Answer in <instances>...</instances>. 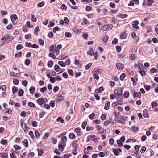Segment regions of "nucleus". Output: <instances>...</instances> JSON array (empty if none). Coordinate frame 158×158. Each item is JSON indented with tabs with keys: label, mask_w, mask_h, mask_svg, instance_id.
I'll list each match as a JSON object with an SVG mask.
<instances>
[{
	"label": "nucleus",
	"mask_w": 158,
	"mask_h": 158,
	"mask_svg": "<svg viewBox=\"0 0 158 158\" xmlns=\"http://www.w3.org/2000/svg\"><path fill=\"white\" fill-rule=\"evenodd\" d=\"M72 145L73 146L76 147L78 145V142L76 140H74L73 142L72 143Z\"/></svg>",
	"instance_id": "cd10ccee"
},
{
	"label": "nucleus",
	"mask_w": 158,
	"mask_h": 158,
	"mask_svg": "<svg viewBox=\"0 0 158 158\" xmlns=\"http://www.w3.org/2000/svg\"><path fill=\"white\" fill-rule=\"evenodd\" d=\"M23 93L24 91L22 89H20L18 92V96H23Z\"/></svg>",
	"instance_id": "72a5a7b5"
},
{
	"label": "nucleus",
	"mask_w": 158,
	"mask_h": 158,
	"mask_svg": "<svg viewBox=\"0 0 158 158\" xmlns=\"http://www.w3.org/2000/svg\"><path fill=\"white\" fill-rule=\"evenodd\" d=\"M64 97L62 96L61 94H59L56 96L55 100L56 102H58L64 100Z\"/></svg>",
	"instance_id": "20e7f679"
},
{
	"label": "nucleus",
	"mask_w": 158,
	"mask_h": 158,
	"mask_svg": "<svg viewBox=\"0 0 158 158\" xmlns=\"http://www.w3.org/2000/svg\"><path fill=\"white\" fill-rule=\"evenodd\" d=\"M0 157L2 158H8V154L6 153H0Z\"/></svg>",
	"instance_id": "a211bd4d"
},
{
	"label": "nucleus",
	"mask_w": 158,
	"mask_h": 158,
	"mask_svg": "<svg viewBox=\"0 0 158 158\" xmlns=\"http://www.w3.org/2000/svg\"><path fill=\"white\" fill-rule=\"evenodd\" d=\"M44 3L45 2L44 1H42L41 2L38 3L37 5V6L40 7H42L44 6Z\"/></svg>",
	"instance_id": "f704fd0d"
},
{
	"label": "nucleus",
	"mask_w": 158,
	"mask_h": 158,
	"mask_svg": "<svg viewBox=\"0 0 158 158\" xmlns=\"http://www.w3.org/2000/svg\"><path fill=\"white\" fill-rule=\"evenodd\" d=\"M96 127L98 130V132L99 134H101L104 133V132H106V131L105 129L101 127L99 125H97Z\"/></svg>",
	"instance_id": "39448f33"
},
{
	"label": "nucleus",
	"mask_w": 158,
	"mask_h": 158,
	"mask_svg": "<svg viewBox=\"0 0 158 158\" xmlns=\"http://www.w3.org/2000/svg\"><path fill=\"white\" fill-rule=\"evenodd\" d=\"M118 42V39L116 38H114L112 41V44H116Z\"/></svg>",
	"instance_id": "e2e57ef3"
},
{
	"label": "nucleus",
	"mask_w": 158,
	"mask_h": 158,
	"mask_svg": "<svg viewBox=\"0 0 158 158\" xmlns=\"http://www.w3.org/2000/svg\"><path fill=\"white\" fill-rule=\"evenodd\" d=\"M23 144L24 146L26 147H27L28 146V141L26 139H24L23 141Z\"/></svg>",
	"instance_id": "5fc2aeb1"
},
{
	"label": "nucleus",
	"mask_w": 158,
	"mask_h": 158,
	"mask_svg": "<svg viewBox=\"0 0 158 158\" xmlns=\"http://www.w3.org/2000/svg\"><path fill=\"white\" fill-rule=\"evenodd\" d=\"M144 87L145 89L147 91H149L150 89V86L149 85H144Z\"/></svg>",
	"instance_id": "774afa93"
},
{
	"label": "nucleus",
	"mask_w": 158,
	"mask_h": 158,
	"mask_svg": "<svg viewBox=\"0 0 158 158\" xmlns=\"http://www.w3.org/2000/svg\"><path fill=\"white\" fill-rule=\"evenodd\" d=\"M75 132L77 133V135L78 137L81 136L82 134V132L81 131V129L79 128H76L74 130Z\"/></svg>",
	"instance_id": "0eeeda50"
},
{
	"label": "nucleus",
	"mask_w": 158,
	"mask_h": 158,
	"mask_svg": "<svg viewBox=\"0 0 158 158\" xmlns=\"http://www.w3.org/2000/svg\"><path fill=\"white\" fill-rule=\"evenodd\" d=\"M29 135L31 137V138L32 139H34V135L32 131H30L29 132Z\"/></svg>",
	"instance_id": "79ce46f5"
},
{
	"label": "nucleus",
	"mask_w": 158,
	"mask_h": 158,
	"mask_svg": "<svg viewBox=\"0 0 158 158\" xmlns=\"http://www.w3.org/2000/svg\"><path fill=\"white\" fill-rule=\"evenodd\" d=\"M110 102L109 101H107L106 102L104 109L106 110H108L110 107Z\"/></svg>",
	"instance_id": "dca6fc26"
},
{
	"label": "nucleus",
	"mask_w": 158,
	"mask_h": 158,
	"mask_svg": "<svg viewBox=\"0 0 158 158\" xmlns=\"http://www.w3.org/2000/svg\"><path fill=\"white\" fill-rule=\"evenodd\" d=\"M129 94L128 91H126L124 92L123 96L125 98H127L129 96Z\"/></svg>",
	"instance_id": "ea45409f"
},
{
	"label": "nucleus",
	"mask_w": 158,
	"mask_h": 158,
	"mask_svg": "<svg viewBox=\"0 0 158 158\" xmlns=\"http://www.w3.org/2000/svg\"><path fill=\"white\" fill-rule=\"evenodd\" d=\"M36 101L39 105L42 106L43 104H45L47 102V100L46 98H38Z\"/></svg>",
	"instance_id": "7ed1b4c3"
},
{
	"label": "nucleus",
	"mask_w": 158,
	"mask_h": 158,
	"mask_svg": "<svg viewBox=\"0 0 158 158\" xmlns=\"http://www.w3.org/2000/svg\"><path fill=\"white\" fill-rule=\"evenodd\" d=\"M92 10V7L89 6H87L86 7V10L87 11H90Z\"/></svg>",
	"instance_id": "0e129e2a"
},
{
	"label": "nucleus",
	"mask_w": 158,
	"mask_h": 158,
	"mask_svg": "<svg viewBox=\"0 0 158 158\" xmlns=\"http://www.w3.org/2000/svg\"><path fill=\"white\" fill-rule=\"evenodd\" d=\"M148 2L147 4L148 6H151L153 3V0H146Z\"/></svg>",
	"instance_id": "c9c22d12"
},
{
	"label": "nucleus",
	"mask_w": 158,
	"mask_h": 158,
	"mask_svg": "<svg viewBox=\"0 0 158 158\" xmlns=\"http://www.w3.org/2000/svg\"><path fill=\"white\" fill-rule=\"evenodd\" d=\"M61 141L59 143L58 148L60 151L62 152L63 151L64 148L66 146V142H67V138L66 136H64L61 139Z\"/></svg>",
	"instance_id": "f257e3e1"
},
{
	"label": "nucleus",
	"mask_w": 158,
	"mask_h": 158,
	"mask_svg": "<svg viewBox=\"0 0 158 158\" xmlns=\"http://www.w3.org/2000/svg\"><path fill=\"white\" fill-rule=\"evenodd\" d=\"M30 63V60L28 59H27L25 62V64L26 65H28Z\"/></svg>",
	"instance_id": "338daca9"
},
{
	"label": "nucleus",
	"mask_w": 158,
	"mask_h": 158,
	"mask_svg": "<svg viewBox=\"0 0 158 158\" xmlns=\"http://www.w3.org/2000/svg\"><path fill=\"white\" fill-rule=\"evenodd\" d=\"M158 105V103L155 102H152L151 104V106L152 107V108H154L155 106H157Z\"/></svg>",
	"instance_id": "49530a36"
},
{
	"label": "nucleus",
	"mask_w": 158,
	"mask_h": 158,
	"mask_svg": "<svg viewBox=\"0 0 158 158\" xmlns=\"http://www.w3.org/2000/svg\"><path fill=\"white\" fill-rule=\"evenodd\" d=\"M131 81H132V82H133V85H136V82L135 81H136L137 80V78H136V77H131Z\"/></svg>",
	"instance_id": "5701e85b"
},
{
	"label": "nucleus",
	"mask_w": 158,
	"mask_h": 158,
	"mask_svg": "<svg viewBox=\"0 0 158 158\" xmlns=\"http://www.w3.org/2000/svg\"><path fill=\"white\" fill-rule=\"evenodd\" d=\"M94 72L93 73V75L94 77L98 80L99 78V75H100L101 73V70L100 69H94L93 70Z\"/></svg>",
	"instance_id": "f03ea898"
},
{
	"label": "nucleus",
	"mask_w": 158,
	"mask_h": 158,
	"mask_svg": "<svg viewBox=\"0 0 158 158\" xmlns=\"http://www.w3.org/2000/svg\"><path fill=\"white\" fill-rule=\"evenodd\" d=\"M127 119V116H123L121 117L119 120V122L120 123H125V120Z\"/></svg>",
	"instance_id": "f8f14e48"
},
{
	"label": "nucleus",
	"mask_w": 158,
	"mask_h": 158,
	"mask_svg": "<svg viewBox=\"0 0 158 158\" xmlns=\"http://www.w3.org/2000/svg\"><path fill=\"white\" fill-rule=\"evenodd\" d=\"M21 127L25 132H26L28 130V127L25 123L23 124V123L21 124Z\"/></svg>",
	"instance_id": "4468645a"
},
{
	"label": "nucleus",
	"mask_w": 158,
	"mask_h": 158,
	"mask_svg": "<svg viewBox=\"0 0 158 158\" xmlns=\"http://www.w3.org/2000/svg\"><path fill=\"white\" fill-rule=\"evenodd\" d=\"M38 42L39 44L41 45H43L44 44V41L41 39H39L38 40Z\"/></svg>",
	"instance_id": "864d4df0"
},
{
	"label": "nucleus",
	"mask_w": 158,
	"mask_h": 158,
	"mask_svg": "<svg viewBox=\"0 0 158 158\" xmlns=\"http://www.w3.org/2000/svg\"><path fill=\"white\" fill-rule=\"evenodd\" d=\"M38 155L40 156H42L43 153V150L42 149H38Z\"/></svg>",
	"instance_id": "58836bf2"
},
{
	"label": "nucleus",
	"mask_w": 158,
	"mask_h": 158,
	"mask_svg": "<svg viewBox=\"0 0 158 158\" xmlns=\"http://www.w3.org/2000/svg\"><path fill=\"white\" fill-rule=\"evenodd\" d=\"M139 23L138 21L136 20L134 21L132 23V26L133 28L136 29H138L139 28V26L137 25L139 24Z\"/></svg>",
	"instance_id": "9d476101"
},
{
	"label": "nucleus",
	"mask_w": 158,
	"mask_h": 158,
	"mask_svg": "<svg viewBox=\"0 0 158 158\" xmlns=\"http://www.w3.org/2000/svg\"><path fill=\"white\" fill-rule=\"evenodd\" d=\"M114 141L113 139L110 138L109 140V142L110 144L111 145H113L114 143Z\"/></svg>",
	"instance_id": "09e8293b"
},
{
	"label": "nucleus",
	"mask_w": 158,
	"mask_h": 158,
	"mask_svg": "<svg viewBox=\"0 0 158 158\" xmlns=\"http://www.w3.org/2000/svg\"><path fill=\"white\" fill-rule=\"evenodd\" d=\"M47 90V87L45 86L44 87L40 89V91L42 93H43L44 92Z\"/></svg>",
	"instance_id": "6e6d98bb"
},
{
	"label": "nucleus",
	"mask_w": 158,
	"mask_h": 158,
	"mask_svg": "<svg viewBox=\"0 0 158 158\" xmlns=\"http://www.w3.org/2000/svg\"><path fill=\"white\" fill-rule=\"evenodd\" d=\"M133 97L134 98H140L141 96V94L140 92H135L134 90H132Z\"/></svg>",
	"instance_id": "1a4fd4ad"
},
{
	"label": "nucleus",
	"mask_w": 158,
	"mask_h": 158,
	"mask_svg": "<svg viewBox=\"0 0 158 158\" xmlns=\"http://www.w3.org/2000/svg\"><path fill=\"white\" fill-rule=\"evenodd\" d=\"M56 47V45H51L50 46V48H49L50 52H55V48Z\"/></svg>",
	"instance_id": "f3484780"
},
{
	"label": "nucleus",
	"mask_w": 158,
	"mask_h": 158,
	"mask_svg": "<svg viewBox=\"0 0 158 158\" xmlns=\"http://www.w3.org/2000/svg\"><path fill=\"white\" fill-rule=\"evenodd\" d=\"M57 121L58 122L60 121V123H64V120L63 119H62L61 117H59L57 118Z\"/></svg>",
	"instance_id": "4d7b16f0"
},
{
	"label": "nucleus",
	"mask_w": 158,
	"mask_h": 158,
	"mask_svg": "<svg viewBox=\"0 0 158 158\" xmlns=\"http://www.w3.org/2000/svg\"><path fill=\"white\" fill-rule=\"evenodd\" d=\"M65 37L70 38L72 36V34L71 33L66 32L65 34Z\"/></svg>",
	"instance_id": "37998d69"
},
{
	"label": "nucleus",
	"mask_w": 158,
	"mask_h": 158,
	"mask_svg": "<svg viewBox=\"0 0 158 158\" xmlns=\"http://www.w3.org/2000/svg\"><path fill=\"white\" fill-rule=\"evenodd\" d=\"M127 16V15L126 14H120L118 15V17L123 19L126 18Z\"/></svg>",
	"instance_id": "7c9ffc66"
},
{
	"label": "nucleus",
	"mask_w": 158,
	"mask_h": 158,
	"mask_svg": "<svg viewBox=\"0 0 158 158\" xmlns=\"http://www.w3.org/2000/svg\"><path fill=\"white\" fill-rule=\"evenodd\" d=\"M87 123L86 121H84L83 122L82 124V127L83 129H84L85 128V126L86 125Z\"/></svg>",
	"instance_id": "bf43d9fd"
},
{
	"label": "nucleus",
	"mask_w": 158,
	"mask_h": 158,
	"mask_svg": "<svg viewBox=\"0 0 158 158\" xmlns=\"http://www.w3.org/2000/svg\"><path fill=\"white\" fill-rule=\"evenodd\" d=\"M127 37V35L125 33H122L120 36V37L122 39H125Z\"/></svg>",
	"instance_id": "052dcab7"
},
{
	"label": "nucleus",
	"mask_w": 158,
	"mask_h": 158,
	"mask_svg": "<svg viewBox=\"0 0 158 158\" xmlns=\"http://www.w3.org/2000/svg\"><path fill=\"white\" fill-rule=\"evenodd\" d=\"M116 98L117 100H122L123 99L122 95L116 96Z\"/></svg>",
	"instance_id": "473e14b6"
},
{
	"label": "nucleus",
	"mask_w": 158,
	"mask_h": 158,
	"mask_svg": "<svg viewBox=\"0 0 158 158\" xmlns=\"http://www.w3.org/2000/svg\"><path fill=\"white\" fill-rule=\"evenodd\" d=\"M121 152V150L120 148H118L116 149H113V152L115 155L118 156L119 155V153Z\"/></svg>",
	"instance_id": "9b49d317"
},
{
	"label": "nucleus",
	"mask_w": 158,
	"mask_h": 158,
	"mask_svg": "<svg viewBox=\"0 0 158 158\" xmlns=\"http://www.w3.org/2000/svg\"><path fill=\"white\" fill-rule=\"evenodd\" d=\"M108 37L107 35L104 36L102 38V40L105 43H106L108 40Z\"/></svg>",
	"instance_id": "a878e982"
},
{
	"label": "nucleus",
	"mask_w": 158,
	"mask_h": 158,
	"mask_svg": "<svg viewBox=\"0 0 158 158\" xmlns=\"http://www.w3.org/2000/svg\"><path fill=\"white\" fill-rule=\"evenodd\" d=\"M117 68L119 70H122L123 68V65L120 63H117L116 64Z\"/></svg>",
	"instance_id": "2eb2a0df"
},
{
	"label": "nucleus",
	"mask_w": 158,
	"mask_h": 158,
	"mask_svg": "<svg viewBox=\"0 0 158 158\" xmlns=\"http://www.w3.org/2000/svg\"><path fill=\"white\" fill-rule=\"evenodd\" d=\"M10 17L12 21L13 20H15L17 19V17L15 14L12 15Z\"/></svg>",
	"instance_id": "c85d7f7f"
},
{
	"label": "nucleus",
	"mask_w": 158,
	"mask_h": 158,
	"mask_svg": "<svg viewBox=\"0 0 158 158\" xmlns=\"http://www.w3.org/2000/svg\"><path fill=\"white\" fill-rule=\"evenodd\" d=\"M35 90V88L34 87H33L32 86H31L30 87L29 89V91L30 92V94H33L34 91Z\"/></svg>",
	"instance_id": "4c0bfd02"
},
{
	"label": "nucleus",
	"mask_w": 158,
	"mask_h": 158,
	"mask_svg": "<svg viewBox=\"0 0 158 158\" xmlns=\"http://www.w3.org/2000/svg\"><path fill=\"white\" fill-rule=\"evenodd\" d=\"M54 70L56 72L60 71V72L57 73L59 74L60 73H61L63 72L62 69L60 68L57 65H56L54 67Z\"/></svg>",
	"instance_id": "ddd939ff"
},
{
	"label": "nucleus",
	"mask_w": 158,
	"mask_h": 158,
	"mask_svg": "<svg viewBox=\"0 0 158 158\" xmlns=\"http://www.w3.org/2000/svg\"><path fill=\"white\" fill-rule=\"evenodd\" d=\"M148 110L145 109L143 111V116L144 117L147 118L149 117V115L147 114Z\"/></svg>",
	"instance_id": "412c9836"
},
{
	"label": "nucleus",
	"mask_w": 158,
	"mask_h": 158,
	"mask_svg": "<svg viewBox=\"0 0 158 158\" xmlns=\"http://www.w3.org/2000/svg\"><path fill=\"white\" fill-rule=\"evenodd\" d=\"M48 56L49 57H51V58L53 59H55L56 58V57L55 55L52 53H50L48 55Z\"/></svg>",
	"instance_id": "13d9d810"
},
{
	"label": "nucleus",
	"mask_w": 158,
	"mask_h": 158,
	"mask_svg": "<svg viewBox=\"0 0 158 158\" xmlns=\"http://www.w3.org/2000/svg\"><path fill=\"white\" fill-rule=\"evenodd\" d=\"M0 143L4 145H6L7 143L6 140L4 139H2Z\"/></svg>",
	"instance_id": "603ef678"
},
{
	"label": "nucleus",
	"mask_w": 158,
	"mask_h": 158,
	"mask_svg": "<svg viewBox=\"0 0 158 158\" xmlns=\"http://www.w3.org/2000/svg\"><path fill=\"white\" fill-rule=\"evenodd\" d=\"M69 136V138L72 139H74L76 137L75 135L73 133H70Z\"/></svg>",
	"instance_id": "4be33fe9"
},
{
	"label": "nucleus",
	"mask_w": 158,
	"mask_h": 158,
	"mask_svg": "<svg viewBox=\"0 0 158 158\" xmlns=\"http://www.w3.org/2000/svg\"><path fill=\"white\" fill-rule=\"evenodd\" d=\"M28 106L30 107L35 108V105L31 102H29L28 103Z\"/></svg>",
	"instance_id": "393cba45"
},
{
	"label": "nucleus",
	"mask_w": 158,
	"mask_h": 158,
	"mask_svg": "<svg viewBox=\"0 0 158 158\" xmlns=\"http://www.w3.org/2000/svg\"><path fill=\"white\" fill-rule=\"evenodd\" d=\"M60 30V29L58 27L56 26L53 29V31L54 33H55L56 31H59Z\"/></svg>",
	"instance_id": "8fccbe9b"
},
{
	"label": "nucleus",
	"mask_w": 158,
	"mask_h": 158,
	"mask_svg": "<svg viewBox=\"0 0 158 158\" xmlns=\"http://www.w3.org/2000/svg\"><path fill=\"white\" fill-rule=\"evenodd\" d=\"M61 8L64 11H65L67 9V7L64 4L62 5Z\"/></svg>",
	"instance_id": "680f3d73"
},
{
	"label": "nucleus",
	"mask_w": 158,
	"mask_h": 158,
	"mask_svg": "<svg viewBox=\"0 0 158 158\" xmlns=\"http://www.w3.org/2000/svg\"><path fill=\"white\" fill-rule=\"evenodd\" d=\"M50 105L51 107H54L55 104V102L54 101H51L50 103Z\"/></svg>",
	"instance_id": "69168bd1"
},
{
	"label": "nucleus",
	"mask_w": 158,
	"mask_h": 158,
	"mask_svg": "<svg viewBox=\"0 0 158 158\" xmlns=\"http://www.w3.org/2000/svg\"><path fill=\"white\" fill-rule=\"evenodd\" d=\"M136 57L135 55L133 54H131L130 56L131 59L132 60H134Z\"/></svg>",
	"instance_id": "a18cd8bd"
},
{
	"label": "nucleus",
	"mask_w": 158,
	"mask_h": 158,
	"mask_svg": "<svg viewBox=\"0 0 158 158\" xmlns=\"http://www.w3.org/2000/svg\"><path fill=\"white\" fill-rule=\"evenodd\" d=\"M18 90V89L15 86H14L12 88V91L13 93L16 92Z\"/></svg>",
	"instance_id": "e433bc0d"
},
{
	"label": "nucleus",
	"mask_w": 158,
	"mask_h": 158,
	"mask_svg": "<svg viewBox=\"0 0 158 158\" xmlns=\"http://www.w3.org/2000/svg\"><path fill=\"white\" fill-rule=\"evenodd\" d=\"M114 93L117 96L122 95L123 93V89H116L114 91Z\"/></svg>",
	"instance_id": "6e6552de"
},
{
	"label": "nucleus",
	"mask_w": 158,
	"mask_h": 158,
	"mask_svg": "<svg viewBox=\"0 0 158 158\" xmlns=\"http://www.w3.org/2000/svg\"><path fill=\"white\" fill-rule=\"evenodd\" d=\"M101 27L102 29L104 31L110 29V27L108 25H105Z\"/></svg>",
	"instance_id": "6ab92c4d"
},
{
	"label": "nucleus",
	"mask_w": 158,
	"mask_h": 158,
	"mask_svg": "<svg viewBox=\"0 0 158 158\" xmlns=\"http://www.w3.org/2000/svg\"><path fill=\"white\" fill-rule=\"evenodd\" d=\"M146 148L145 146H143L142 147V148H141V150H140L141 153H144V152H145V151H146Z\"/></svg>",
	"instance_id": "a19ab883"
},
{
	"label": "nucleus",
	"mask_w": 158,
	"mask_h": 158,
	"mask_svg": "<svg viewBox=\"0 0 158 158\" xmlns=\"http://www.w3.org/2000/svg\"><path fill=\"white\" fill-rule=\"evenodd\" d=\"M125 76V73H122L120 76V79L121 80L123 81L124 78Z\"/></svg>",
	"instance_id": "de8ad7c7"
},
{
	"label": "nucleus",
	"mask_w": 158,
	"mask_h": 158,
	"mask_svg": "<svg viewBox=\"0 0 158 158\" xmlns=\"http://www.w3.org/2000/svg\"><path fill=\"white\" fill-rule=\"evenodd\" d=\"M35 136L37 139H38L40 137V134L39 132L37 131H36L35 132Z\"/></svg>",
	"instance_id": "c03bdc74"
},
{
	"label": "nucleus",
	"mask_w": 158,
	"mask_h": 158,
	"mask_svg": "<svg viewBox=\"0 0 158 158\" xmlns=\"http://www.w3.org/2000/svg\"><path fill=\"white\" fill-rule=\"evenodd\" d=\"M39 31V28L37 26L34 29V33L36 35H38L37 32Z\"/></svg>",
	"instance_id": "bb28decb"
},
{
	"label": "nucleus",
	"mask_w": 158,
	"mask_h": 158,
	"mask_svg": "<svg viewBox=\"0 0 158 158\" xmlns=\"http://www.w3.org/2000/svg\"><path fill=\"white\" fill-rule=\"evenodd\" d=\"M91 139L94 142H96L97 141V138L96 136L94 135H93L90 136Z\"/></svg>",
	"instance_id": "2f4dec72"
},
{
	"label": "nucleus",
	"mask_w": 158,
	"mask_h": 158,
	"mask_svg": "<svg viewBox=\"0 0 158 158\" xmlns=\"http://www.w3.org/2000/svg\"><path fill=\"white\" fill-rule=\"evenodd\" d=\"M103 90L104 88L102 87H101L98 89H96L95 90V92L97 93H101Z\"/></svg>",
	"instance_id": "aec40b11"
},
{
	"label": "nucleus",
	"mask_w": 158,
	"mask_h": 158,
	"mask_svg": "<svg viewBox=\"0 0 158 158\" xmlns=\"http://www.w3.org/2000/svg\"><path fill=\"white\" fill-rule=\"evenodd\" d=\"M12 40V37L9 35H6L1 38L2 40H4L5 41H10Z\"/></svg>",
	"instance_id": "423d86ee"
},
{
	"label": "nucleus",
	"mask_w": 158,
	"mask_h": 158,
	"mask_svg": "<svg viewBox=\"0 0 158 158\" xmlns=\"http://www.w3.org/2000/svg\"><path fill=\"white\" fill-rule=\"evenodd\" d=\"M58 64L62 67H64L66 66V64L62 61H59L58 62Z\"/></svg>",
	"instance_id": "c756f323"
},
{
	"label": "nucleus",
	"mask_w": 158,
	"mask_h": 158,
	"mask_svg": "<svg viewBox=\"0 0 158 158\" xmlns=\"http://www.w3.org/2000/svg\"><path fill=\"white\" fill-rule=\"evenodd\" d=\"M53 64V63L52 61H48V67H51Z\"/></svg>",
	"instance_id": "3c124183"
},
{
	"label": "nucleus",
	"mask_w": 158,
	"mask_h": 158,
	"mask_svg": "<svg viewBox=\"0 0 158 158\" xmlns=\"http://www.w3.org/2000/svg\"><path fill=\"white\" fill-rule=\"evenodd\" d=\"M94 53L93 48H90L87 52V54L88 55H90L91 56H93V53Z\"/></svg>",
	"instance_id": "b1692460"
}]
</instances>
